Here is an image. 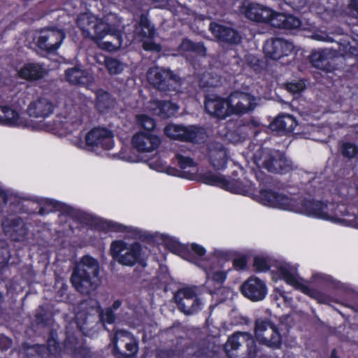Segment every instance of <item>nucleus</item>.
<instances>
[{"instance_id": "2", "label": "nucleus", "mask_w": 358, "mask_h": 358, "mask_svg": "<svg viewBox=\"0 0 358 358\" xmlns=\"http://www.w3.org/2000/svg\"><path fill=\"white\" fill-rule=\"evenodd\" d=\"M121 26V20L114 13H108L101 18H97L92 40L96 41L101 48L109 51L126 47L127 43L123 42Z\"/></svg>"}, {"instance_id": "20", "label": "nucleus", "mask_w": 358, "mask_h": 358, "mask_svg": "<svg viewBox=\"0 0 358 358\" xmlns=\"http://www.w3.org/2000/svg\"><path fill=\"white\" fill-rule=\"evenodd\" d=\"M205 109L210 115L220 118L230 115L229 100L215 95L206 97Z\"/></svg>"}, {"instance_id": "43", "label": "nucleus", "mask_w": 358, "mask_h": 358, "mask_svg": "<svg viewBox=\"0 0 358 358\" xmlns=\"http://www.w3.org/2000/svg\"><path fill=\"white\" fill-rule=\"evenodd\" d=\"M342 155L348 159H358V147L352 143H343L341 147Z\"/></svg>"}, {"instance_id": "45", "label": "nucleus", "mask_w": 358, "mask_h": 358, "mask_svg": "<svg viewBox=\"0 0 358 358\" xmlns=\"http://www.w3.org/2000/svg\"><path fill=\"white\" fill-rule=\"evenodd\" d=\"M136 119L138 124L145 130L151 131L155 127V120L146 115H137Z\"/></svg>"}, {"instance_id": "26", "label": "nucleus", "mask_w": 358, "mask_h": 358, "mask_svg": "<svg viewBox=\"0 0 358 358\" xmlns=\"http://www.w3.org/2000/svg\"><path fill=\"white\" fill-rule=\"evenodd\" d=\"M27 110L31 117H45L53 112V104L45 97H38L31 101Z\"/></svg>"}, {"instance_id": "4", "label": "nucleus", "mask_w": 358, "mask_h": 358, "mask_svg": "<svg viewBox=\"0 0 358 358\" xmlns=\"http://www.w3.org/2000/svg\"><path fill=\"white\" fill-rule=\"evenodd\" d=\"M148 82L165 95L176 94L181 92V79L169 69L155 66L147 72Z\"/></svg>"}, {"instance_id": "36", "label": "nucleus", "mask_w": 358, "mask_h": 358, "mask_svg": "<svg viewBox=\"0 0 358 358\" xmlns=\"http://www.w3.org/2000/svg\"><path fill=\"white\" fill-rule=\"evenodd\" d=\"M66 80L74 85H84L89 81L88 73L78 67H73L66 71Z\"/></svg>"}, {"instance_id": "3", "label": "nucleus", "mask_w": 358, "mask_h": 358, "mask_svg": "<svg viewBox=\"0 0 358 358\" xmlns=\"http://www.w3.org/2000/svg\"><path fill=\"white\" fill-rule=\"evenodd\" d=\"M257 166L275 174H285L293 170L292 162L278 150H258L254 155Z\"/></svg>"}, {"instance_id": "8", "label": "nucleus", "mask_w": 358, "mask_h": 358, "mask_svg": "<svg viewBox=\"0 0 358 358\" xmlns=\"http://www.w3.org/2000/svg\"><path fill=\"white\" fill-rule=\"evenodd\" d=\"M174 300L178 310L186 315L199 312L203 306L202 300L192 287L179 289L174 294Z\"/></svg>"}, {"instance_id": "23", "label": "nucleus", "mask_w": 358, "mask_h": 358, "mask_svg": "<svg viewBox=\"0 0 358 358\" xmlns=\"http://www.w3.org/2000/svg\"><path fill=\"white\" fill-rule=\"evenodd\" d=\"M161 141L158 136L144 132H139L132 138V144L138 151L149 152L157 149L160 145Z\"/></svg>"}, {"instance_id": "31", "label": "nucleus", "mask_w": 358, "mask_h": 358, "mask_svg": "<svg viewBox=\"0 0 358 358\" xmlns=\"http://www.w3.org/2000/svg\"><path fill=\"white\" fill-rule=\"evenodd\" d=\"M76 22L84 37L92 39L97 17L90 13H82L78 15Z\"/></svg>"}, {"instance_id": "40", "label": "nucleus", "mask_w": 358, "mask_h": 358, "mask_svg": "<svg viewBox=\"0 0 358 358\" xmlns=\"http://www.w3.org/2000/svg\"><path fill=\"white\" fill-rule=\"evenodd\" d=\"M199 86L203 89H208L217 87L220 85V80L217 76H213L212 73L205 72L199 79Z\"/></svg>"}, {"instance_id": "53", "label": "nucleus", "mask_w": 358, "mask_h": 358, "mask_svg": "<svg viewBox=\"0 0 358 358\" xmlns=\"http://www.w3.org/2000/svg\"><path fill=\"white\" fill-rule=\"evenodd\" d=\"M42 346L38 345H30L28 343H23L22 345V350L27 356H34L36 354H39Z\"/></svg>"}, {"instance_id": "5", "label": "nucleus", "mask_w": 358, "mask_h": 358, "mask_svg": "<svg viewBox=\"0 0 358 358\" xmlns=\"http://www.w3.org/2000/svg\"><path fill=\"white\" fill-rule=\"evenodd\" d=\"M224 350L229 358H255L257 355L255 339L247 332H236L229 337Z\"/></svg>"}, {"instance_id": "62", "label": "nucleus", "mask_w": 358, "mask_h": 358, "mask_svg": "<svg viewBox=\"0 0 358 358\" xmlns=\"http://www.w3.org/2000/svg\"><path fill=\"white\" fill-rule=\"evenodd\" d=\"M233 264L238 269H243L246 266V260L244 257L235 259Z\"/></svg>"}, {"instance_id": "24", "label": "nucleus", "mask_w": 358, "mask_h": 358, "mask_svg": "<svg viewBox=\"0 0 358 358\" xmlns=\"http://www.w3.org/2000/svg\"><path fill=\"white\" fill-rule=\"evenodd\" d=\"M209 29L215 37L220 41L229 44H238L241 40L240 34L233 28L211 22Z\"/></svg>"}, {"instance_id": "47", "label": "nucleus", "mask_w": 358, "mask_h": 358, "mask_svg": "<svg viewBox=\"0 0 358 358\" xmlns=\"http://www.w3.org/2000/svg\"><path fill=\"white\" fill-rule=\"evenodd\" d=\"M9 258L7 243L0 239V271L6 266Z\"/></svg>"}, {"instance_id": "11", "label": "nucleus", "mask_w": 358, "mask_h": 358, "mask_svg": "<svg viewBox=\"0 0 358 358\" xmlns=\"http://www.w3.org/2000/svg\"><path fill=\"white\" fill-rule=\"evenodd\" d=\"M113 342L114 353L117 358H131L138 352L137 341L127 331H116Z\"/></svg>"}, {"instance_id": "50", "label": "nucleus", "mask_w": 358, "mask_h": 358, "mask_svg": "<svg viewBox=\"0 0 358 358\" xmlns=\"http://www.w3.org/2000/svg\"><path fill=\"white\" fill-rule=\"evenodd\" d=\"M127 227L110 221H104L102 222V229L103 230H110L115 232H122L127 230Z\"/></svg>"}, {"instance_id": "44", "label": "nucleus", "mask_w": 358, "mask_h": 358, "mask_svg": "<svg viewBox=\"0 0 358 358\" xmlns=\"http://www.w3.org/2000/svg\"><path fill=\"white\" fill-rule=\"evenodd\" d=\"M105 64L110 74L120 73L124 69V64L115 58H106Z\"/></svg>"}, {"instance_id": "39", "label": "nucleus", "mask_w": 358, "mask_h": 358, "mask_svg": "<svg viewBox=\"0 0 358 358\" xmlns=\"http://www.w3.org/2000/svg\"><path fill=\"white\" fill-rule=\"evenodd\" d=\"M139 31L141 36L144 38H152L154 37L155 30L145 14H141L139 20Z\"/></svg>"}, {"instance_id": "48", "label": "nucleus", "mask_w": 358, "mask_h": 358, "mask_svg": "<svg viewBox=\"0 0 358 358\" xmlns=\"http://www.w3.org/2000/svg\"><path fill=\"white\" fill-rule=\"evenodd\" d=\"M176 159L178 162V164L181 169L192 167L196 164L191 157L185 156L181 153H177L176 155Z\"/></svg>"}, {"instance_id": "49", "label": "nucleus", "mask_w": 358, "mask_h": 358, "mask_svg": "<svg viewBox=\"0 0 358 358\" xmlns=\"http://www.w3.org/2000/svg\"><path fill=\"white\" fill-rule=\"evenodd\" d=\"M90 317L81 315L79 317H78L77 327L79 328L80 331H83L84 334H87L89 331L93 329V326L89 323Z\"/></svg>"}, {"instance_id": "19", "label": "nucleus", "mask_w": 358, "mask_h": 358, "mask_svg": "<svg viewBox=\"0 0 358 358\" xmlns=\"http://www.w3.org/2000/svg\"><path fill=\"white\" fill-rule=\"evenodd\" d=\"M5 234L14 241H23L27 234V228L20 217L6 218L2 222Z\"/></svg>"}, {"instance_id": "34", "label": "nucleus", "mask_w": 358, "mask_h": 358, "mask_svg": "<svg viewBox=\"0 0 358 358\" xmlns=\"http://www.w3.org/2000/svg\"><path fill=\"white\" fill-rule=\"evenodd\" d=\"M0 124L7 126H18L22 124L18 113L8 106H0Z\"/></svg>"}, {"instance_id": "18", "label": "nucleus", "mask_w": 358, "mask_h": 358, "mask_svg": "<svg viewBox=\"0 0 358 358\" xmlns=\"http://www.w3.org/2000/svg\"><path fill=\"white\" fill-rule=\"evenodd\" d=\"M202 179L206 184L217 185L234 193L245 194L246 192L245 187L239 181L227 180L221 175L207 173L203 176Z\"/></svg>"}, {"instance_id": "6", "label": "nucleus", "mask_w": 358, "mask_h": 358, "mask_svg": "<svg viewBox=\"0 0 358 358\" xmlns=\"http://www.w3.org/2000/svg\"><path fill=\"white\" fill-rule=\"evenodd\" d=\"M307 204L310 206L308 215H313L344 225H348L349 223L346 219L343 217L348 213L346 206L343 204L334 203L327 204L313 200Z\"/></svg>"}, {"instance_id": "25", "label": "nucleus", "mask_w": 358, "mask_h": 358, "mask_svg": "<svg viewBox=\"0 0 358 358\" xmlns=\"http://www.w3.org/2000/svg\"><path fill=\"white\" fill-rule=\"evenodd\" d=\"M310 201L311 200L301 199L300 201H296V200L291 199L283 194H278L275 208L292 210L308 215L310 206L307 203H310Z\"/></svg>"}, {"instance_id": "60", "label": "nucleus", "mask_w": 358, "mask_h": 358, "mask_svg": "<svg viewBox=\"0 0 358 358\" xmlns=\"http://www.w3.org/2000/svg\"><path fill=\"white\" fill-rule=\"evenodd\" d=\"M12 345V340L5 335H0V348L1 350H6Z\"/></svg>"}, {"instance_id": "7", "label": "nucleus", "mask_w": 358, "mask_h": 358, "mask_svg": "<svg viewBox=\"0 0 358 358\" xmlns=\"http://www.w3.org/2000/svg\"><path fill=\"white\" fill-rule=\"evenodd\" d=\"M110 251L118 263L133 266L140 259L141 246L138 243L129 244L123 241H115L111 243Z\"/></svg>"}, {"instance_id": "58", "label": "nucleus", "mask_w": 358, "mask_h": 358, "mask_svg": "<svg viewBox=\"0 0 358 358\" xmlns=\"http://www.w3.org/2000/svg\"><path fill=\"white\" fill-rule=\"evenodd\" d=\"M48 349L51 353H57L59 348V343L52 336L47 342Z\"/></svg>"}, {"instance_id": "51", "label": "nucleus", "mask_w": 358, "mask_h": 358, "mask_svg": "<svg viewBox=\"0 0 358 358\" xmlns=\"http://www.w3.org/2000/svg\"><path fill=\"white\" fill-rule=\"evenodd\" d=\"M285 22L283 29H294L301 26V21L299 18L293 16V15H287L285 16Z\"/></svg>"}, {"instance_id": "22", "label": "nucleus", "mask_w": 358, "mask_h": 358, "mask_svg": "<svg viewBox=\"0 0 358 358\" xmlns=\"http://www.w3.org/2000/svg\"><path fill=\"white\" fill-rule=\"evenodd\" d=\"M242 13L249 20L261 23H267L271 16V9L263 5L248 3L242 6Z\"/></svg>"}, {"instance_id": "35", "label": "nucleus", "mask_w": 358, "mask_h": 358, "mask_svg": "<svg viewBox=\"0 0 358 358\" xmlns=\"http://www.w3.org/2000/svg\"><path fill=\"white\" fill-rule=\"evenodd\" d=\"M115 105V101L109 93L102 90L97 92L96 108L100 113H105L111 110Z\"/></svg>"}, {"instance_id": "15", "label": "nucleus", "mask_w": 358, "mask_h": 358, "mask_svg": "<svg viewBox=\"0 0 358 358\" xmlns=\"http://www.w3.org/2000/svg\"><path fill=\"white\" fill-rule=\"evenodd\" d=\"M294 48L292 43L281 38H275L266 41L264 51L267 57L279 60L290 55Z\"/></svg>"}, {"instance_id": "63", "label": "nucleus", "mask_w": 358, "mask_h": 358, "mask_svg": "<svg viewBox=\"0 0 358 358\" xmlns=\"http://www.w3.org/2000/svg\"><path fill=\"white\" fill-rule=\"evenodd\" d=\"M191 247L192 250L200 257L203 256L206 253L205 249L197 244L193 243Z\"/></svg>"}, {"instance_id": "54", "label": "nucleus", "mask_w": 358, "mask_h": 358, "mask_svg": "<svg viewBox=\"0 0 358 358\" xmlns=\"http://www.w3.org/2000/svg\"><path fill=\"white\" fill-rule=\"evenodd\" d=\"M254 266L258 271H266L269 269L267 260L265 258L257 257L254 259Z\"/></svg>"}, {"instance_id": "37", "label": "nucleus", "mask_w": 358, "mask_h": 358, "mask_svg": "<svg viewBox=\"0 0 358 358\" xmlns=\"http://www.w3.org/2000/svg\"><path fill=\"white\" fill-rule=\"evenodd\" d=\"M41 208L38 211V214L41 215H43L50 212L55 210H65L68 213H70V208L69 207H66L63 203H59L57 201L45 199H42L40 202Z\"/></svg>"}, {"instance_id": "13", "label": "nucleus", "mask_w": 358, "mask_h": 358, "mask_svg": "<svg viewBox=\"0 0 358 358\" xmlns=\"http://www.w3.org/2000/svg\"><path fill=\"white\" fill-rule=\"evenodd\" d=\"M230 115H242L252 111L257 106L256 99L249 93L235 91L228 97Z\"/></svg>"}, {"instance_id": "9", "label": "nucleus", "mask_w": 358, "mask_h": 358, "mask_svg": "<svg viewBox=\"0 0 358 358\" xmlns=\"http://www.w3.org/2000/svg\"><path fill=\"white\" fill-rule=\"evenodd\" d=\"M255 334L257 339L269 347L278 348L282 342L278 327L268 319L259 318L255 321Z\"/></svg>"}, {"instance_id": "46", "label": "nucleus", "mask_w": 358, "mask_h": 358, "mask_svg": "<svg viewBox=\"0 0 358 358\" xmlns=\"http://www.w3.org/2000/svg\"><path fill=\"white\" fill-rule=\"evenodd\" d=\"M285 14L282 13L273 12L271 10V16L268 20L267 23H269L272 27L275 28L283 29Z\"/></svg>"}, {"instance_id": "10", "label": "nucleus", "mask_w": 358, "mask_h": 358, "mask_svg": "<svg viewBox=\"0 0 358 358\" xmlns=\"http://www.w3.org/2000/svg\"><path fill=\"white\" fill-rule=\"evenodd\" d=\"M164 133L170 138L192 143H200L206 138L205 130L195 126L169 124L164 128Z\"/></svg>"}, {"instance_id": "1", "label": "nucleus", "mask_w": 358, "mask_h": 358, "mask_svg": "<svg viewBox=\"0 0 358 358\" xmlns=\"http://www.w3.org/2000/svg\"><path fill=\"white\" fill-rule=\"evenodd\" d=\"M99 273V264L97 259L85 255L76 264L71 276V282L80 294L90 296L100 285Z\"/></svg>"}, {"instance_id": "56", "label": "nucleus", "mask_w": 358, "mask_h": 358, "mask_svg": "<svg viewBox=\"0 0 358 358\" xmlns=\"http://www.w3.org/2000/svg\"><path fill=\"white\" fill-rule=\"evenodd\" d=\"M143 48L145 50L155 51L159 52L162 50V47L151 41H145L143 43Z\"/></svg>"}, {"instance_id": "16", "label": "nucleus", "mask_w": 358, "mask_h": 358, "mask_svg": "<svg viewBox=\"0 0 358 358\" xmlns=\"http://www.w3.org/2000/svg\"><path fill=\"white\" fill-rule=\"evenodd\" d=\"M112 132L106 128H94L85 136L86 146L94 148L101 146L106 150H110L113 146Z\"/></svg>"}, {"instance_id": "38", "label": "nucleus", "mask_w": 358, "mask_h": 358, "mask_svg": "<svg viewBox=\"0 0 358 358\" xmlns=\"http://www.w3.org/2000/svg\"><path fill=\"white\" fill-rule=\"evenodd\" d=\"M179 50L184 52H192L202 57L206 55V48L203 43H194L188 38L182 40L179 45Z\"/></svg>"}, {"instance_id": "29", "label": "nucleus", "mask_w": 358, "mask_h": 358, "mask_svg": "<svg viewBox=\"0 0 358 358\" xmlns=\"http://www.w3.org/2000/svg\"><path fill=\"white\" fill-rule=\"evenodd\" d=\"M66 109L69 118L73 123L78 124L83 122V117L88 112L87 103L82 99L73 101L71 104H66Z\"/></svg>"}, {"instance_id": "52", "label": "nucleus", "mask_w": 358, "mask_h": 358, "mask_svg": "<svg viewBox=\"0 0 358 358\" xmlns=\"http://www.w3.org/2000/svg\"><path fill=\"white\" fill-rule=\"evenodd\" d=\"M100 320L103 322L112 324L115 321V315L111 308H108L106 310H101L99 313Z\"/></svg>"}, {"instance_id": "55", "label": "nucleus", "mask_w": 358, "mask_h": 358, "mask_svg": "<svg viewBox=\"0 0 358 358\" xmlns=\"http://www.w3.org/2000/svg\"><path fill=\"white\" fill-rule=\"evenodd\" d=\"M208 278H211L215 282L222 284L226 279V273L221 271H217L207 273Z\"/></svg>"}, {"instance_id": "12", "label": "nucleus", "mask_w": 358, "mask_h": 358, "mask_svg": "<svg viewBox=\"0 0 358 358\" xmlns=\"http://www.w3.org/2000/svg\"><path fill=\"white\" fill-rule=\"evenodd\" d=\"M65 36L62 29L55 27L46 28L41 31L36 45L41 50L52 53L60 47Z\"/></svg>"}, {"instance_id": "57", "label": "nucleus", "mask_w": 358, "mask_h": 358, "mask_svg": "<svg viewBox=\"0 0 358 358\" xmlns=\"http://www.w3.org/2000/svg\"><path fill=\"white\" fill-rule=\"evenodd\" d=\"M287 90L292 93H298L302 91L304 85L301 83H290L286 85Z\"/></svg>"}, {"instance_id": "32", "label": "nucleus", "mask_w": 358, "mask_h": 358, "mask_svg": "<svg viewBox=\"0 0 358 358\" xmlns=\"http://www.w3.org/2000/svg\"><path fill=\"white\" fill-rule=\"evenodd\" d=\"M209 155L213 166L217 169L225 167L227 164V152L220 143H211L209 145Z\"/></svg>"}, {"instance_id": "42", "label": "nucleus", "mask_w": 358, "mask_h": 358, "mask_svg": "<svg viewBox=\"0 0 358 358\" xmlns=\"http://www.w3.org/2000/svg\"><path fill=\"white\" fill-rule=\"evenodd\" d=\"M278 194L271 190L262 189L258 196L259 201L264 205L275 207Z\"/></svg>"}, {"instance_id": "17", "label": "nucleus", "mask_w": 358, "mask_h": 358, "mask_svg": "<svg viewBox=\"0 0 358 358\" xmlns=\"http://www.w3.org/2000/svg\"><path fill=\"white\" fill-rule=\"evenodd\" d=\"M241 291L248 299L258 301L264 299L266 294V287L260 279L250 277L241 285Z\"/></svg>"}, {"instance_id": "41", "label": "nucleus", "mask_w": 358, "mask_h": 358, "mask_svg": "<svg viewBox=\"0 0 358 358\" xmlns=\"http://www.w3.org/2000/svg\"><path fill=\"white\" fill-rule=\"evenodd\" d=\"M52 315L45 310L43 307H39L35 315V322L36 324L41 327H47L52 322Z\"/></svg>"}, {"instance_id": "30", "label": "nucleus", "mask_w": 358, "mask_h": 358, "mask_svg": "<svg viewBox=\"0 0 358 358\" xmlns=\"http://www.w3.org/2000/svg\"><path fill=\"white\" fill-rule=\"evenodd\" d=\"M19 76L27 80H37L45 76V69L38 63L25 64L18 72Z\"/></svg>"}, {"instance_id": "14", "label": "nucleus", "mask_w": 358, "mask_h": 358, "mask_svg": "<svg viewBox=\"0 0 358 358\" xmlns=\"http://www.w3.org/2000/svg\"><path fill=\"white\" fill-rule=\"evenodd\" d=\"M280 271L287 283L301 290L302 292L310 297L317 299L320 303L326 302V296L322 293L317 290L310 289L308 286L301 282L297 277L294 268L290 267L289 265H282L280 267Z\"/></svg>"}, {"instance_id": "61", "label": "nucleus", "mask_w": 358, "mask_h": 358, "mask_svg": "<svg viewBox=\"0 0 358 358\" xmlns=\"http://www.w3.org/2000/svg\"><path fill=\"white\" fill-rule=\"evenodd\" d=\"M158 171H165L167 174L171 176H180L182 172L176 169L171 167H166L165 169H157Z\"/></svg>"}, {"instance_id": "28", "label": "nucleus", "mask_w": 358, "mask_h": 358, "mask_svg": "<svg viewBox=\"0 0 358 358\" xmlns=\"http://www.w3.org/2000/svg\"><path fill=\"white\" fill-rule=\"evenodd\" d=\"M65 349L75 358H90V350L78 341L76 336L67 331V336L64 343Z\"/></svg>"}, {"instance_id": "59", "label": "nucleus", "mask_w": 358, "mask_h": 358, "mask_svg": "<svg viewBox=\"0 0 358 358\" xmlns=\"http://www.w3.org/2000/svg\"><path fill=\"white\" fill-rule=\"evenodd\" d=\"M330 280V276L322 273H316L312 276L310 281L312 282H327Z\"/></svg>"}, {"instance_id": "64", "label": "nucleus", "mask_w": 358, "mask_h": 358, "mask_svg": "<svg viewBox=\"0 0 358 358\" xmlns=\"http://www.w3.org/2000/svg\"><path fill=\"white\" fill-rule=\"evenodd\" d=\"M350 6L352 8L358 12V0H351Z\"/></svg>"}, {"instance_id": "21", "label": "nucleus", "mask_w": 358, "mask_h": 358, "mask_svg": "<svg viewBox=\"0 0 358 358\" xmlns=\"http://www.w3.org/2000/svg\"><path fill=\"white\" fill-rule=\"evenodd\" d=\"M313 66L327 72L336 69L335 57L330 50L324 49L313 52L310 56Z\"/></svg>"}, {"instance_id": "33", "label": "nucleus", "mask_w": 358, "mask_h": 358, "mask_svg": "<svg viewBox=\"0 0 358 358\" xmlns=\"http://www.w3.org/2000/svg\"><path fill=\"white\" fill-rule=\"evenodd\" d=\"M296 125V120L292 115L282 114L278 115L272 122L271 128L272 130L287 133L292 131Z\"/></svg>"}, {"instance_id": "27", "label": "nucleus", "mask_w": 358, "mask_h": 358, "mask_svg": "<svg viewBox=\"0 0 358 358\" xmlns=\"http://www.w3.org/2000/svg\"><path fill=\"white\" fill-rule=\"evenodd\" d=\"M147 108L153 115L166 119L173 116L178 111V107L170 101L152 100L148 103Z\"/></svg>"}]
</instances>
